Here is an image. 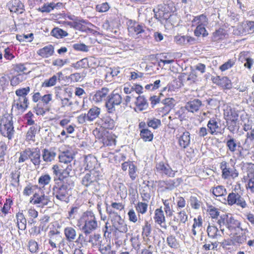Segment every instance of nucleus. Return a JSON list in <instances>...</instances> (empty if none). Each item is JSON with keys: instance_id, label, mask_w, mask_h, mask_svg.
Instances as JSON below:
<instances>
[{"instance_id": "obj_1", "label": "nucleus", "mask_w": 254, "mask_h": 254, "mask_svg": "<svg viewBox=\"0 0 254 254\" xmlns=\"http://www.w3.org/2000/svg\"><path fill=\"white\" fill-rule=\"evenodd\" d=\"M57 183L53 188V193L55 197L61 201H66L68 191L74 186V182L71 177H65Z\"/></svg>"}, {"instance_id": "obj_2", "label": "nucleus", "mask_w": 254, "mask_h": 254, "mask_svg": "<svg viewBox=\"0 0 254 254\" xmlns=\"http://www.w3.org/2000/svg\"><path fill=\"white\" fill-rule=\"evenodd\" d=\"M217 223L219 225L220 231L223 233L224 229L222 228V226H225L228 230L232 235L238 230L247 231V228H243L241 226V223L238 220L235 219L230 214H225L221 215L218 220Z\"/></svg>"}, {"instance_id": "obj_3", "label": "nucleus", "mask_w": 254, "mask_h": 254, "mask_svg": "<svg viewBox=\"0 0 254 254\" xmlns=\"http://www.w3.org/2000/svg\"><path fill=\"white\" fill-rule=\"evenodd\" d=\"M80 225H82L81 230L88 236L97 229L98 223L94 213L91 211L84 212L80 218Z\"/></svg>"}, {"instance_id": "obj_4", "label": "nucleus", "mask_w": 254, "mask_h": 254, "mask_svg": "<svg viewBox=\"0 0 254 254\" xmlns=\"http://www.w3.org/2000/svg\"><path fill=\"white\" fill-rule=\"evenodd\" d=\"M0 131L2 135L11 139L14 136L13 117L11 114H4L0 120Z\"/></svg>"}, {"instance_id": "obj_5", "label": "nucleus", "mask_w": 254, "mask_h": 254, "mask_svg": "<svg viewBox=\"0 0 254 254\" xmlns=\"http://www.w3.org/2000/svg\"><path fill=\"white\" fill-rule=\"evenodd\" d=\"M242 195V193L240 194L236 191L235 188L234 191L229 193L227 198H222L221 201L222 203L230 206L236 204L242 208H245L247 206V204Z\"/></svg>"}, {"instance_id": "obj_6", "label": "nucleus", "mask_w": 254, "mask_h": 254, "mask_svg": "<svg viewBox=\"0 0 254 254\" xmlns=\"http://www.w3.org/2000/svg\"><path fill=\"white\" fill-rule=\"evenodd\" d=\"M72 160H60V164L53 167L54 174L58 177L59 180H63L68 176V170H71V166L68 165Z\"/></svg>"}, {"instance_id": "obj_7", "label": "nucleus", "mask_w": 254, "mask_h": 254, "mask_svg": "<svg viewBox=\"0 0 254 254\" xmlns=\"http://www.w3.org/2000/svg\"><path fill=\"white\" fill-rule=\"evenodd\" d=\"M101 114V109L97 106H93L87 114H82L77 117V122L80 124H86L92 122L99 118Z\"/></svg>"}, {"instance_id": "obj_8", "label": "nucleus", "mask_w": 254, "mask_h": 254, "mask_svg": "<svg viewBox=\"0 0 254 254\" xmlns=\"http://www.w3.org/2000/svg\"><path fill=\"white\" fill-rule=\"evenodd\" d=\"M122 102V97L120 94L114 90L108 96L105 103V107L109 113H113L116 110V106L120 105Z\"/></svg>"}, {"instance_id": "obj_9", "label": "nucleus", "mask_w": 254, "mask_h": 254, "mask_svg": "<svg viewBox=\"0 0 254 254\" xmlns=\"http://www.w3.org/2000/svg\"><path fill=\"white\" fill-rule=\"evenodd\" d=\"M110 216L112 226L116 230L122 233H126L127 231V226L120 215L117 212L111 210L110 212Z\"/></svg>"}, {"instance_id": "obj_10", "label": "nucleus", "mask_w": 254, "mask_h": 254, "mask_svg": "<svg viewBox=\"0 0 254 254\" xmlns=\"http://www.w3.org/2000/svg\"><path fill=\"white\" fill-rule=\"evenodd\" d=\"M128 30L131 35L140 34L141 35L142 34H144V36L147 37L146 31L149 30L146 27L144 24L139 23L135 21L130 20L128 26Z\"/></svg>"}, {"instance_id": "obj_11", "label": "nucleus", "mask_w": 254, "mask_h": 254, "mask_svg": "<svg viewBox=\"0 0 254 254\" xmlns=\"http://www.w3.org/2000/svg\"><path fill=\"white\" fill-rule=\"evenodd\" d=\"M242 233L238 234L237 232L234 233L230 236V241L232 245L233 246H240L246 243L247 238H250L248 236L247 233H249V231L247 229V231L241 230Z\"/></svg>"}, {"instance_id": "obj_12", "label": "nucleus", "mask_w": 254, "mask_h": 254, "mask_svg": "<svg viewBox=\"0 0 254 254\" xmlns=\"http://www.w3.org/2000/svg\"><path fill=\"white\" fill-rule=\"evenodd\" d=\"M15 156L19 159H40V152L38 148H27L20 153H16Z\"/></svg>"}, {"instance_id": "obj_13", "label": "nucleus", "mask_w": 254, "mask_h": 254, "mask_svg": "<svg viewBox=\"0 0 254 254\" xmlns=\"http://www.w3.org/2000/svg\"><path fill=\"white\" fill-rule=\"evenodd\" d=\"M63 96L56 94L57 99H60L61 101V107H69L73 105L71 98L72 96V89L70 87H65L63 90Z\"/></svg>"}, {"instance_id": "obj_14", "label": "nucleus", "mask_w": 254, "mask_h": 254, "mask_svg": "<svg viewBox=\"0 0 254 254\" xmlns=\"http://www.w3.org/2000/svg\"><path fill=\"white\" fill-rule=\"evenodd\" d=\"M30 201L34 204H39V206L43 207L48 205L50 200L48 195H45L42 193L41 194L35 193L33 197L31 198Z\"/></svg>"}, {"instance_id": "obj_15", "label": "nucleus", "mask_w": 254, "mask_h": 254, "mask_svg": "<svg viewBox=\"0 0 254 254\" xmlns=\"http://www.w3.org/2000/svg\"><path fill=\"white\" fill-rule=\"evenodd\" d=\"M18 97V98L17 100H15L13 101L11 110H12L14 108H15L18 110H20L23 112L28 108L29 100L27 97Z\"/></svg>"}, {"instance_id": "obj_16", "label": "nucleus", "mask_w": 254, "mask_h": 254, "mask_svg": "<svg viewBox=\"0 0 254 254\" xmlns=\"http://www.w3.org/2000/svg\"><path fill=\"white\" fill-rule=\"evenodd\" d=\"M7 6L12 12L21 14L24 11V6L20 0H13L9 2Z\"/></svg>"}, {"instance_id": "obj_17", "label": "nucleus", "mask_w": 254, "mask_h": 254, "mask_svg": "<svg viewBox=\"0 0 254 254\" xmlns=\"http://www.w3.org/2000/svg\"><path fill=\"white\" fill-rule=\"evenodd\" d=\"M156 168L158 170L162 171L165 175L170 177L175 176V172L177 171L173 170L167 163L163 161L160 162L156 165Z\"/></svg>"}, {"instance_id": "obj_18", "label": "nucleus", "mask_w": 254, "mask_h": 254, "mask_svg": "<svg viewBox=\"0 0 254 254\" xmlns=\"http://www.w3.org/2000/svg\"><path fill=\"white\" fill-rule=\"evenodd\" d=\"M110 90L106 87H103L101 90H98L93 97V100L95 102H100L103 100H107Z\"/></svg>"}, {"instance_id": "obj_19", "label": "nucleus", "mask_w": 254, "mask_h": 254, "mask_svg": "<svg viewBox=\"0 0 254 254\" xmlns=\"http://www.w3.org/2000/svg\"><path fill=\"white\" fill-rule=\"evenodd\" d=\"M182 181L181 178H177L175 180H168L160 182L159 184L162 187H164L166 190H173L177 186L179 185Z\"/></svg>"}, {"instance_id": "obj_20", "label": "nucleus", "mask_w": 254, "mask_h": 254, "mask_svg": "<svg viewBox=\"0 0 254 254\" xmlns=\"http://www.w3.org/2000/svg\"><path fill=\"white\" fill-rule=\"evenodd\" d=\"M201 105V101L198 99H195L193 100L188 102L186 104V109L189 112L194 113L195 112L198 111Z\"/></svg>"}, {"instance_id": "obj_21", "label": "nucleus", "mask_w": 254, "mask_h": 254, "mask_svg": "<svg viewBox=\"0 0 254 254\" xmlns=\"http://www.w3.org/2000/svg\"><path fill=\"white\" fill-rule=\"evenodd\" d=\"M97 182V177L91 171L87 173L82 180V184L86 187H88L92 185H95Z\"/></svg>"}, {"instance_id": "obj_22", "label": "nucleus", "mask_w": 254, "mask_h": 254, "mask_svg": "<svg viewBox=\"0 0 254 254\" xmlns=\"http://www.w3.org/2000/svg\"><path fill=\"white\" fill-rule=\"evenodd\" d=\"M192 23L193 25L207 26L208 24V19L206 15L202 14L194 16L192 20Z\"/></svg>"}, {"instance_id": "obj_23", "label": "nucleus", "mask_w": 254, "mask_h": 254, "mask_svg": "<svg viewBox=\"0 0 254 254\" xmlns=\"http://www.w3.org/2000/svg\"><path fill=\"white\" fill-rule=\"evenodd\" d=\"M213 82L220 86L224 87L226 89H229L232 87L231 80L226 76H223L222 77L220 76H217L213 79Z\"/></svg>"}, {"instance_id": "obj_24", "label": "nucleus", "mask_w": 254, "mask_h": 254, "mask_svg": "<svg viewBox=\"0 0 254 254\" xmlns=\"http://www.w3.org/2000/svg\"><path fill=\"white\" fill-rule=\"evenodd\" d=\"M64 234L68 242H73L76 238V230L71 227H67L64 229Z\"/></svg>"}, {"instance_id": "obj_25", "label": "nucleus", "mask_w": 254, "mask_h": 254, "mask_svg": "<svg viewBox=\"0 0 254 254\" xmlns=\"http://www.w3.org/2000/svg\"><path fill=\"white\" fill-rule=\"evenodd\" d=\"M54 52V47L49 45L40 49L37 52L38 54L43 58H48L52 56Z\"/></svg>"}, {"instance_id": "obj_26", "label": "nucleus", "mask_w": 254, "mask_h": 254, "mask_svg": "<svg viewBox=\"0 0 254 254\" xmlns=\"http://www.w3.org/2000/svg\"><path fill=\"white\" fill-rule=\"evenodd\" d=\"M17 226L19 229L24 230L26 228V219L22 212H19L16 214Z\"/></svg>"}, {"instance_id": "obj_27", "label": "nucleus", "mask_w": 254, "mask_h": 254, "mask_svg": "<svg viewBox=\"0 0 254 254\" xmlns=\"http://www.w3.org/2000/svg\"><path fill=\"white\" fill-rule=\"evenodd\" d=\"M207 127L208 132L212 135L217 134L218 132V129L219 127L215 119H210L207 123Z\"/></svg>"}, {"instance_id": "obj_28", "label": "nucleus", "mask_w": 254, "mask_h": 254, "mask_svg": "<svg viewBox=\"0 0 254 254\" xmlns=\"http://www.w3.org/2000/svg\"><path fill=\"white\" fill-rule=\"evenodd\" d=\"M180 145L185 148L189 146L190 142V133L188 131L184 132L179 138Z\"/></svg>"}, {"instance_id": "obj_29", "label": "nucleus", "mask_w": 254, "mask_h": 254, "mask_svg": "<svg viewBox=\"0 0 254 254\" xmlns=\"http://www.w3.org/2000/svg\"><path fill=\"white\" fill-rule=\"evenodd\" d=\"M228 138H229V139H228L226 142V145L231 152H234L236 150L237 146L240 147L241 143L239 141L231 137L230 135L228 136Z\"/></svg>"}, {"instance_id": "obj_30", "label": "nucleus", "mask_w": 254, "mask_h": 254, "mask_svg": "<svg viewBox=\"0 0 254 254\" xmlns=\"http://www.w3.org/2000/svg\"><path fill=\"white\" fill-rule=\"evenodd\" d=\"M154 219L155 222L159 225H161L162 223L165 222V217L161 207L160 208H157L155 210Z\"/></svg>"}, {"instance_id": "obj_31", "label": "nucleus", "mask_w": 254, "mask_h": 254, "mask_svg": "<svg viewBox=\"0 0 254 254\" xmlns=\"http://www.w3.org/2000/svg\"><path fill=\"white\" fill-rule=\"evenodd\" d=\"M140 135L143 141H151L153 138L152 132L148 128H142L140 132Z\"/></svg>"}, {"instance_id": "obj_32", "label": "nucleus", "mask_w": 254, "mask_h": 254, "mask_svg": "<svg viewBox=\"0 0 254 254\" xmlns=\"http://www.w3.org/2000/svg\"><path fill=\"white\" fill-rule=\"evenodd\" d=\"M207 232L208 237L211 238H217L221 236L218 228L214 226L209 225L207 228Z\"/></svg>"}, {"instance_id": "obj_33", "label": "nucleus", "mask_w": 254, "mask_h": 254, "mask_svg": "<svg viewBox=\"0 0 254 254\" xmlns=\"http://www.w3.org/2000/svg\"><path fill=\"white\" fill-rule=\"evenodd\" d=\"M58 80H60V76L54 75L48 79H46L42 83V86L45 87H49L56 85Z\"/></svg>"}, {"instance_id": "obj_34", "label": "nucleus", "mask_w": 254, "mask_h": 254, "mask_svg": "<svg viewBox=\"0 0 254 254\" xmlns=\"http://www.w3.org/2000/svg\"><path fill=\"white\" fill-rule=\"evenodd\" d=\"M135 103L136 106L140 110L145 109L148 106L147 100L143 96H139L137 97Z\"/></svg>"}, {"instance_id": "obj_35", "label": "nucleus", "mask_w": 254, "mask_h": 254, "mask_svg": "<svg viewBox=\"0 0 254 254\" xmlns=\"http://www.w3.org/2000/svg\"><path fill=\"white\" fill-rule=\"evenodd\" d=\"M102 127L106 129H113L115 127V122L110 117H106L102 119Z\"/></svg>"}, {"instance_id": "obj_36", "label": "nucleus", "mask_w": 254, "mask_h": 254, "mask_svg": "<svg viewBox=\"0 0 254 254\" xmlns=\"http://www.w3.org/2000/svg\"><path fill=\"white\" fill-rule=\"evenodd\" d=\"M212 193L216 196H225L227 192L226 189L223 186H217L213 188Z\"/></svg>"}, {"instance_id": "obj_37", "label": "nucleus", "mask_w": 254, "mask_h": 254, "mask_svg": "<svg viewBox=\"0 0 254 254\" xmlns=\"http://www.w3.org/2000/svg\"><path fill=\"white\" fill-rule=\"evenodd\" d=\"M38 128L39 129L40 127L37 125L33 126L29 128L26 136V139L27 140L34 141L35 135Z\"/></svg>"}, {"instance_id": "obj_38", "label": "nucleus", "mask_w": 254, "mask_h": 254, "mask_svg": "<svg viewBox=\"0 0 254 254\" xmlns=\"http://www.w3.org/2000/svg\"><path fill=\"white\" fill-rule=\"evenodd\" d=\"M51 34L57 38H62L66 36L68 33L61 28L56 27L52 30Z\"/></svg>"}, {"instance_id": "obj_39", "label": "nucleus", "mask_w": 254, "mask_h": 254, "mask_svg": "<svg viewBox=\"0 0 254 254\" xmlns=\"http://www.w3.org/2000/svg\"><path fill=\"white\" fill-rule=\"evenodd\" d=\"M225 35V31L222 28H219L213 33L212 40L214 42H217L222 39Z\"/></svg>"}, {"instance_id": "obj_40", "label": "nucleus", "mask_w": 254, "mask_h": 254, "mask_svg": "<svg viewBox=\"0 0 254 254\" xmlns=\"http://www.w3.org/2000/svg\"><path fill=\"white\" fill-rule=\"evenodd\" d=\"M25 77L23 74H18V75L13 76L10 80V84L12 86H15L25 80Z\"/></svg>"}, {"instance_id": "obj_41", "label": "nucleus", "mask_w": 254, "mask_h": 254, "mask_svg": "<svg viewBox=\"0 0 254 254\" xmlns=\"http://www.w3.org/2000/svg\"><path fill=\"white\" fill-rule=\"evenodd\" d=\"M206 26H196L194 31V34L196 37H199L202 35V37H206L208 35L206 29Z\"/></svg>"}, {"instance_id": "obj_42", "label": "nucleus", "mask_w": 254, "mask_h": 254, "mask_svg": "<svg viewBox=\"0 0 254 254\" xmlns=\"http://www.w3.org/2000/svg\"><path fill=\"white\" fill-rule=\"evenodd\" d=\"M59 4V3L55 4L54 2L45 3L40 8V10L42 12H50Z\"/></svg>"}, {"instance_id": "obj_43", "label": "nucleus", "mask_w": 254, "mask_h": 254, "mask_svg": "<svg viewBox=\"0 0 254 254\" xmlns=\"http://www.w3.org/2000/svg\"><path fill=\"white\" fill-rule=\"evenodd\" d=\"M227 128L231 132H234L236 129L239 128V120L235 121H227Z\"/></svg>"}, {"instance_id": "obj_44", "label": "nucleus", "mask_w": 254, "mask_h": 254, "mask_svg": "<svg viewBox=\"0 0 254 254\" xmlns=\"http://www.w3.org/2000/svg\"><path fill=\"white\" fill-rule=\"evenodd\" d=\"M207 211L209 213L210 216L213 219L217 218L219 215L220 212L219 211L218 209L211 205H207Z\"/></svg>"}, {"instance_id": "obj_45", "label": "nucleus", "mask_w": 254, "mask_h": 254, "mask_svg": "<svg viewBox=\"0 0 254 254\" xmlns=\"http://www.w3.org/2000/svg\"><path fill=\"white\" fill-rule=\"evenodd\" d=\"M245 35L254 32V21L244 22Z\"/></svg>"}, {"instance_id": "obj_46", "label": "nucleus", "mask_w": 254, "mask_h": 254, "mask_svg": "<svg viewBox=\"0 0 254 254\" xmlns=\"http://www.w3.org/2000/svg\"><path fill=\"white\" fill-rule=\"evenodd\" d=\"M233 33L234 35L239 36L245 35L244 22L239 23L235 27Z\"/></svg>"}, {"instance_id": "obj_47", "label": "nucleus", "mask_w": 254, "mask_h": 254, "mask_svg": "<svg viewBox=\"0 0 254 254\" xmlns=\"http://www.w3.org/2000/svg\"><path fill=\"white\" fill-rule=\"evenodd\" d=\"M167 243L168 246L172 248L177 249L178 247L179 244L173 235H170L167 238Z\"/></svg>"}, {"instance_id": "obj_48", "label": "nucleus", "mask_w": 254, "mask_h": 254, "mask_svg": "<svg viewBox=\"0 0 254 254\" xmlns=\"http://www.w3.org/2000/svg\"><path fill=\"white\" fill-rule=\"evenodd\" d=\"M101 235L99 234H94L90 235L88 242L91 243L93 246L97 245L98 243L101 242Z\"/></svg>"}, {"instance_id": "obj_49", "label": "nucleus", "mask_w": 254, "mask_h": 254, "mask_svg": "<svg viewBox=\"0 0 254 254\" xmlns=\"http://www.w3.org/2000/svg\"><path fill=\"white\" fill-rule=\"evenodd\" d=\"M190 204L192 208L198 209L201 204V201L196 196H191L190 198Z\"/></svg>"}, {"instance_id": "obj_50", "label": "nucleus", "mask_w": 254, "mask_h": 254, "mask_svg": "<svg viewBox=\"0 0 254 254\" xmlns=\"http://www.w3.org/2000/svg\"><path fill=\"white\" fill-rule=\"evenodd\" d=\"M11 185L14 187L18 186L19 183L20 173L12 172L11 173Z\"/></svg>"}, {"instance_id": "obj_51", "label": "nucleus", "mask_w": 254, "mask_h": 254, "mask_svg": "<svg viewBox=\"0 0 254 254\" xmlns=\"http://www.w3.org/2000/svg\"><path fill=\"white\" fill-rule=\"evenodd\" d=\"M151 232V226L148 222L145 221V225L142 228V235L144 237H149Z\"/></svg>"}, {"instance_id": "obj_52", "label": "nucleus", "mask_w": 254, "mask_h": 254, "mask_svg": "<svg viewBox=\"0 0 254 254\" xmlns=\"http://www.w3.org/2000/svg\"><path fill=\"white\" fill-rule=\"evenodd\" d=\"M148 205L147 203L142 202H139L136 206V210L138 213L144 214L147 209Z\"/></svg>"}, {"instance_id": "obj_53", "label": "nucleus", "mask_w": 254, "mask_h": 254, "mask_svg": "<svg viewBox=\"0 0 254 254\" xmlns=\"http://www.w3.org/2000/svg\"><path fill=\"white\" fill-rule=\"evenodd\" d=\"M161 121L156 118L148 120L147 121V125L148 127H152L154 129L157 128L159 126H161Z\"/></svg>"}, {"instance_id": "obj_54", "label": "nucleus", "mask_w": 254, "mask_h": 254, "mask_svg": "<svg viewBox=\"0 0 254 254\" xmlns=\"http://www.w3.org/2000/svg\"><path fill=\"white\" fill-rule=\"evenodd\" d=\"M163 204L164 205V210L167 216L171 217L173 213V210L171 208L168 200H163Z\"/></svg>"}, {"instance_id": "obj_55", "label": "nucleus", "mask_w": 254, "mask_h": 254, "mask_svg": "<svg viewBox=\"0 0 254 254\" xmlns=\"http://www.w3.org/2000/svg\"><path fill=\"white\" fill-rule=\"evenodd\" d=\"M56 153L52 150L44 149L42 153L43 159L54 158L56 157Z\"/></svg>"}, {"instance_id": "obj_56", "label": "nucleus", "mask_w": 254, "mask_h": 254, "mask_svg": "<svg viewBox=\"0 0 254 254\" xmlns=\"http://www.w3.org/2000/svg\"><path fill=\"white\" fill-rule=\"evenodd\" d=\"M30 87L29 86L19 88L15 91V94L17 96H24L27 97L26 96L30 92Z\"/></svg>"}, {"instance_id": "obj_57", "label": "nucleus", "mask_w": 254, "mask_h": 254, "mask_svg": "<svg viewBox=\"0 0 254 254\" xmlns=\"http://www.w3.org/2000/svg\"><path fill=\"white\" fill-rule=\"evenodd\" d=\"M99 251L102 254H110L112 251H111V246L109 244L105 246L100 244L99 247Z\"/></svg>"}, {"instance_id": "obj_58", "label": "nucleus", "mask_w": 254, "mask_h": 254, "mask_svg": "<svg viewBox=\"0 0 254 254\" xmlns=\"http://www.w3.org/2000/svg\"><path fill=\"white\" fill-rule=\"evenodd\" d=\"M72 47L74 49L79 51L88 52V47L83 43H77L73 45Z\"/></svg>"}, {"instance_id": "obj_59", "label": "nucleus", "mask_w": 254, "mask_h": 254, "mask_svg": "<svg viewBox=\"0 0 254 254\" xmlns=\"http://www.w3.org/2000/svg\"><path fill=\"white\" fill-rule=\"evenodd\" d=\"M110 7L107 2H104L96 5V10L99 12H105L108 11Z\"/></svg>"}, {"instance_id": "obj_60", "label": "nucleus", "mask_w": 254, "mask_h": 254, "mask_svg": "<svg viewBox=\"0 0 254 254\" xmlns=\"http://www.w3.org/2000/svg\"><path fill=\"white\" fill-rule=\"evenodd\" d=\"M28 247L29 251L31 253H34L37 252L38 249V245L35 241L30 240L28 242Z\"/></svg>"}, {"instance_id": "obj_61", "label": "nucleus", "mask_w": 254, "mask_h": 254, "mask_svg": "<svg viewBox=\"0 0 254 254\" xmlns=\"http://www.w3.org/2000/svg\"><path fill=\"white\" fill-rule=\"evenodd\" d=\"M130 241L131 243V245L133 247V248L135 250L138 251L140 249L141 245V243L140 242L138 237H132L130 239Z\"/></svg>"}, {"instance_id": "obj_62", "label": "nucleus", "mask_w": 254, "mask_h": 254, "mask_svg": "<svg viewBox=\"0 0 254 254\" xmlns=\"http://www.w3.org/2000/svg\"><path fill=\"white\" fill-rule=\"evenodd\" d=\"M51 179V178L49 175L42 176L39 179V184L43 186L48 185L50 183Z\"/></svg>"}, {"instance_id": "obj_63", "label": "nucleus", "mask_w": 254, "mask_h": 254, "mask_svg": "<svg viewBox=\"0 0 254 254\" xmlns=\"http://www.w3.org/2000/svg\"><path fill=\"white\" fill-rule=\"evenodd\" d=\"M238 114L235 111H231L230 113L228 112L225 119L227 121H235L239 120Z\"/></svg>"}, {"instance_id": "obj_64", "label": "nucleus", "mask_w": 254, "mask_h": 254, "mask_svg": "<svg viewBox=\"0 0 254 254\" xmlns=\"http://www.w3.org/2000/svg\"><path fill=\"white\" fill-rule=\"evenodd\" d=\"M194 223L193 224V228H197L200 230L202 225V219L200 216H198L197 218H194L193 219Z\"/></svg>"}]
</instances>
